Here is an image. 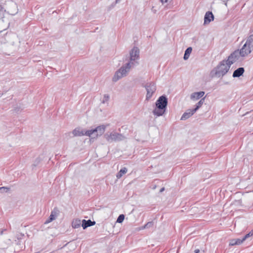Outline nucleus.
<instances>
[{
	"instance_id": "obj_1",
	"label": "nucleus",
	"mask_w": 253,
	"mask_h": 253,
	"mask_svg": "<svg viewBox=\"0 0 253 253\" xmlns=\"http://www.w3.org/2000/svg\"><path fill=\"white\" fill-rule=\"evenodd\" d=\"M230 55L227 60H222L215 68V74L218 77L223 76L229 70L231 65L236 62Z\"/></svg>"
},
{
	"instance_id": "obj_2",
	"label": "nucleus",
	"mask_w": 253,
	"mask_h": 253,
	"mask_svg": "<svg viewBox=\"0 0 253 253\" xmlns=\"http://www.w3.org/2000/svg\"><path fill=\"white\" fill-rule=\"evenodd\" d=\"M168 104V100L166 96H161L156 102V107L153 111L154 116L160 117L164 115L166 112Z\"/></svg>"
},
{
	"instance_id": "obj_3",
	"label": "nucleus",
	"mask_w": 253,
	"mask_h": 253,
	"mask_svg": "<svg viewBox=\"0 0 253 253\" xmlns=\"http://www.w3.org/2000/svg\"><path fill=\"white\" fill-rule=\"evenodd\" d=\"M252 49L245 43L240 50H236L230 55L236 62L241 61L248 56L252 52Z\"/></svg>"
},
{
	"instance_id": "obj_4",
	"label": "nucleus",
	"mask_w": 253,
	"mask_h": 253,
	"mask_svg": "<svg viewBox=\"0 0 253 253\" xmlns=\"http://www.w3.org/2000/svg\"><path fill=\"white\" fill-rule=\"evenodd\" d=\"M131 64L127 62L116 71L112 78V81L116 82L122 78L126 77L130 69L133 67L131 65Z\"/></svg>"
},
{
	"instance_id": "obj_5",
	"label": "nucleus",
	"mask_w": 253,
	"mask_h": 253,
	"mask_svg": "<svg viewBox=\"0 0 253 253\" xmlns=\"http://www.w3.org/2000/svg\"><path fill=\"white\" fill-rule=\"evenodd\" d=\"M104 138L109 143L114 141H122L126 137L122 134L119 133L115 131L108 132L104 135Z\"/></svg>"
},
{
	"instance_id": "obj_6",
	"label": "nucleus",
	"mask_w": 253,
	"mask_h": 253,
	"mask_svg": "<svg viewBox=\"0 0 253 253\" xmlns=\"http://www.w3.org/2000/svg\"><path fill=\"white\" fill-rule=\"evenodd\" d=\"M109 125H101L94 129L87 130L88 136L91 138H96L98 136L102 135L105 131L106 128Z\"/></svg>"
},
{
	"instance_id": "obj_7",
	"label": "nucleus",
	"mask_w": 253,
	"mask_h": 253,
	"mask_svg": "<svg viewBox=\"0 0 253 253\" xmlns=\"http://www.w3.org/2000/svg\"><path fill=\"white\" fill-rule=\"evenodd\" d=\"M139 50L137 47H133L130 52V59L127 62L131 63V65L134 66L137 63L136 60L139 58Z\"/></svg>"
},
{
	"instance_id": "obj_8",
	"label": "nucleus",
	"mask_w": 253,
	"mask_h": 253,
	"mask_svg": "<svg viewBox=\"0 0 253 253\" xmlns=\"http://www.w3.org/2000/svg\"><path fill=\"white\" fill-rule=\"evenodd\" d=\"M145 88L147 91L146 99L148 100L152 97L153 94L156 91V86L155 83L151 82L146 84L145 85Z\"/></svg>"
},
{
	"instance_id": "obj_9",
	"label": "nucleus",
	"mask_w": 253,
	"mask_h": 253,
	"mask_svg": "<svg viewBox=\"0 0 253 253\" xmlns=\"http://www.w3.org/2000/svg\"><path fill=\"white\" fill-rule=\"evenodd\" d=\"M59 214V211L57 209H54L50 213L49 218L45 221L44 224H48L56 219Z\"/></svg>"
},
{
	"instance_id": "obj_10",
	"label": "nucleus",
	"mask_w": 253,
	"mask_h": 253,
	"mask_svg": "<svg viewBox=\"0 0 253 253\" xmlns=\"http://www.w3.org/2000/svg\"><path fill=\"white\" fill-rule=\"evenodd\" d=\"M87 130L83 129L81 128H76L73 130L72 133L74 136H88Z\"/></svg>"
},
{
	"instance_id": "obj_11",
	"label": "nucleus",
	"mask_w": 253,
	"mask_h": 253,
	"mask_svg": "<svg viewBox=\"0 0 253 253\" xmlns=\"http://www.w3.org/2000/svg\"><path fill=\"white\" fill-rule=\"evenodd\" d=\"M214 20V16L211 12H207L204 17V24H208Z\"/></svg>"
},
{
	"instance_id": "obj_12",
	"label": "nucleus",
	"mask_w": 253,
	"mask_h": 253,
	"mask_svg": "<svg viewBox=\"0 0 253 253\" xmlns=\"http://www.w3.org/2000/svg\"><path fill=\"white\" fill-rule=\"evenodd\" d=\"M7 12L11 15H15L18 12V8L16 4L13 2L9 4V7L7 9Z\"/></svg>"
},
{
	"instance_id": "obj_13",
	"label": "nucleus",
	"mask_w": 253,
	"mask_h": 253,
	"mask_svg": "<svg viewBox=\"0 0 253 253\" xmlns=\"http://www.w3.org/2000/svg\"><path fill=\"white\" fill-rule=\"evenodd\" d=\"M204 91L195 92L192 93L190 95V99L192 100H197L202 97L205 94Z\"/></svg>"
},
{
	"instance_id": "obj_14",
	"label": "nucleus",
	"mask_w": 253,
	"mask_h": 253,
	"mask_svg": "<svg viewBox=\"0 0 253 253\" xmlns=\"http://www.w3.org/2000/svg\"><path fill=\"white\" fill-rule=\"evenodd\" d=\"M195 111H194V109H188L181 116V120H185L191 116H192L195 113Z\"/></svg>"
},
{
	"instance_id": "obj_15",
	"label": "nucleus",
	"mask_w": 253,
	"mask_h": 253,
	"mask_svg": "<svg viewBox=\"0 0 253 253\" xmlns=\"http://www.w3.org/2000/svg\"><path fill=\"white\" fill-rule=\"evenodd\" d=\"M245 72L244 68L243 67H240L236 69L233 73V77L237 78L241 76Z\"/></svg>"
},
{
	"instance_id": "obj_16",
	"label": "nucleus",
	"mask_w": 253,
	"mask_h": 253,
	"mask_svg": "<svg viewBox=\"0 0 253 253\" xmlns=\"http://www.w3.org/2000/svg\"><path fill=\"white\" fill-rule=\"evenodd\" d=\"M95 224V222H92L90 220H85L84 219L82 221V226L84 229H85L88 227L93 225Z\"/></svg>"
},
{
	"instance_id": "obj_17",
	"label": "nucleus",
	"mask_w": 253,
	"mask_h": 253,
	"mask_svg": "<svg viewBox=\"0 0 253 253\" xmlns=\"http://www.w3.org/2000/svg\"><path fill=\"white\" fill-rule=\"evenodd\" d=\"M245 43L252 49V50H253V35H252L248 37Z\"/></svg>"
},
{
	"instance_id": "obj_18",
	"label": "nucleus",
	"mask_w": 253,
	"mask_h": 253,
	"mask_svg": "<svg viewBox=\"0 0 253 253\" xmlns=\"http://www.w3.org/2000/svg\"><path fill=\"white\" fill-rule=\"evenodd\" d=\"M243 242V240L242 239H232L230 241L229 245L230 246H234L237 245H240Z\"/></svg>"
},
{
	"instance_id": "obj_19",
	"label": "nucleus",
	"mask_w": 253,
	"mask_h": 253,
	"mask_svg": "<svg viewBox=\"0 0 253 253\" xmlns=\"http://www.w3.org/2000/svg\"><path fill=\"white\" fill-rule=\"evenodd\" d=\"M82 221L80 219H74L72 223V226L74 228H78L80 227Z\"/></svg>"
},
{
	"instance_id": "obj_20",
	"label": "nucleus",
	"mask_w": 253,
	"mask_h": 253,
	"mask_svg": "<svg viewBox=\"0 0 253 253\" xmlns=\"http://www.w3.org/2000/svg\"><path fill=\"white\" fill-rule=\"evenodd\" d=\"M192 48L191 47H189L186 49L183 57L184 60H187L189 58L190 55L192 52Z\"/></svg>"
},
{
	"instance_id": "obj_21",
	"label": "nucleus",
	"mask_w": 253,
	"mask_h": 253,
	"mask_svg": "<svg viewBox=\"0 0 253 253\" xmlns=\"http://www.w3.org/2000/svg\"><path fill=\"white\" fill-rule=\"evenodd\" d=\"M127 170L126 168H124L122 169L119 172L117 173L116 176L119 179L124 174H126L127 172Z\"/></svg>"
},
{
	"instance_id": "obj_22",
	"label": "nucleus",
	"mask_w": 253,
	"mask_h": 253,
	"mask_svg": "<svg viewBox=\"0 0 253 253\" xmlns=\"http://www.w3.org/2000/svg\"><path fill=\"white\" fill-rule=\"evenodd\" d=\"M205 100V97L201 99L196 104V107L194 109V111L196 112L198 110L203 104Z\"/></svg>"
},
{
	"instance_id": "obj_23",
	"label": "nucleus",
	"mask_w": 253,
	"mask_h": 253,
	"mask_svg": "<svg viewBox=\"0 0 253 253\" xmlns=\"http://www.w3.org/2000/svg\"><path fill=\"white\" fill-rule=\"evenodd\" d=\"M153 225V222H148L145 225L141 227L140 229H144L146 228H149L151 227H152Z\"/></svg>"
},
{
	"instance_id": "obj_24",
	"label": "nucleus",
	"mask_w": 253,
	"mask_h": 253,
	"mask_svg": "<svg viewBox=\"0 0 253 253\" xmlns=\"http://www.w3.org/2000/svg\"><path fill=\"white\" fill-rule=\"evenodd\" d=\"M109 100V96L108 94H104L102 99V103H107Z\"/></svg>"
},
{
	"instance_id": "obj_25",
	"label": "nucleus",
	"mask_w": 253,
	"mask_h": 253,
	"mask_svg": "<svg viewBox=\"0 0 253 253\" xmlns=\"http://www.w3.org/2000/svg\"><path fill=\"white\" fill-rule=\"evenodd\" d=\"M125 219V215L124 214H120L117 218V222L122 223Z\"/></svg>"
},
{
	"instance_id": "obj_26",
	"label": "nucleus",
	"mask_w": 253,
	"mask_h": 253,
	"mask_svg": "<svg viewBox=\"0 0 253 253\" xmlns=\"http://www.w3.org/2000/svg\"><path fill=\"white\" fill-rule=\"evenodd\" d=\"M253 235V230L250 232L248 234H246L244 238L242 239L243 242L245 241L249 237H251Z\"/></svg>"
},
{
	"instance_id": "obj_27",
	"label": "nucleus",
	"mask_w": 253,
	"mask_h": 253,
	"mask_svg": "<svg viewBox=\"0 0 253 253\" xmlns=\"http://www.w3.org/2000/svg\"><path fill=\"white\" fill-rule=\"evenodd\" d=\"M163 5L168 4L170 3L172 0H159Z\"/></svg>"
},
{
	"instance_id": "obj_28",
	"label": "nucleus",
	"mask_w": 253,
	"mask_h": 253,
	"mask_svg": "<svg viewBox=\"0 0 253 253\" xmlns=\"http://www.w3.org/2000/svg\"><path fill=\"white\" fill-rule=\"evenodd\" d=\"M5 187L8 189L7 191L6 190V189H5V190H0L1 193H7V192H9L10 191V188L7 187Z\"/></svg>"
},
{
	"instance_id": "obj_29",
	"label": "nucleus",
	"mask_w": 253,
	"mask_h": 253,
	"mask_svg": "<svg viewBox=\"0 0 253 253\" xmlns=\"http://www.w3.org/2000/svg\"><path fill=\"white\" fill-rule=\"evenodd\" d=\"M6 189V190L7 191L8 189L6 188L5 187H0V190H5Z\"/></svg>"
},
{
	"instance_id": "obj_30",
	"label": "nucleus",
	"mask_w": 253,
	"mask_h": 253,
	"mask_svg": "<svg viewBox=\"0 0 253 253\" xmlns=\"http://www.w3.org/2000/svg\"><path fill=\"white\" fill-rule=\"evenodd\" d=\"M194 253H200V250H198V249L195 250V251H194Z\"/></svg>"
},
{
	"instance_id": "obj_31",
	"label": "nucleus",
	"mask_w": 253,
	"mask_h": 253,
	"mask_svg": "<svg viewBox=\"0 0 253 253\" xmlns=\"http://www.w3.org/2000/svg\"><path fill=\"white\" fill-rule=\"evenodd\" d=\"M165 188L163 187L160 190V192H162L164 191Z\"/></svg>"
},
{
	"instance_id": "obj_32",
	"label": "nucleus",
	"mask_w": 253,
	"mask_h": 253,
	"mask_svg": "<svg viewBox=\"0 0 253 253\" xmlns=\"http://www.w3.org/2000/svg\"><path fill=\"white\" fill-rule=\"evenodd\" d=\"M2 233H3V231L2 230V231H0V235H2Z\"/></svg>"
},
{
	"instance_id": "obj_33",
	"label": "nucleus",
	"mask_w": 253,
	"mask_h": 253,
	"mask_svg": "<svg viewBox=\"0 0 253 253\" xmlns=\"http://www.w3.org/2000/svg\"><path fill=\"white\" fill-rule=\"evenodd\" d=\"M119 1V0H116V2H118Z\"/></svg>"
}]
</instances>
